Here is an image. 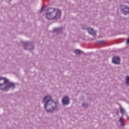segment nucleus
Masks as SVG:
<instances>
[{
  "instance_id": "nucleus-1",
  "label": "nucleus",
  "mask_w": 129,
  "mask_h": 129,
  "mask_svg": "<svg viewBox=\"0 0 129 129\" xmlns=\"http://www.w3.org/2000/svg\"><path fill=\"white\" fill-rule=\"evenodd\" d=\"M43 102L45 103L44 107L47 112H53L57 107L56 103L54 102L50 96H45L43 99Z\"/></svg>"
},
{
  "instance_id": "nucleus-2",
  "label": "nucleus",
  "mask_w": 129,
  "mask_h": 129,
  "mask_svg": "<svg viewBox=\"0 0 129 129\" xmlns=\"http://www.w3.org/2000/svg\"><path fill=\"white\" fill-rule=\"evenodd\" d=\"M61 17V11L59 9L50 8L48 9L45 14V18L47 20H57Z\"/></svg>"
},
{
  "instance_id": "nucleus-3",
  "label": "nucleus",
  "mask_w": 129,
  "mask_h": 129,
  "mask_svg": "<svg viewBox=\"0 0 129 129\" xmlns=\"http://www.w3.org/2000/svg\"><path fill=\"white\" fill-rule=\"evenodd\" d=\"M9 88H15V84L9 82L5 78H0V89L7 91Z\"/></svg>"
},
{
  "instance_id": "nucleus-4",
  "label": "nucleus",
  "mask_w": 129,
  "mask_h": 129,
  "mask_svg": "<svg viewBox=\"0 0 129 129\" xmlns=\"http://www.w3.org/2000/svg\"><path fill=\"white\" fill-rule=\"evenodd\" d=\"M62 102L64 105H68L70 102L69 101V98L68 97H64L62 100Z\"/></svg>"
},
{
  "instance_id": "nucleus-5",
  "label": "nucleus",
  "mask_w": 129,
  "mask_h": 129,
  "mask_svg": "<svg viewBox=\"0 0 129 129\" xmlns=\"http://www.w3.org/2000/svg\"><path fill=\"white\" fill-rule=\"evenodd\" d=\"M112 62L114 64H119L120 59H119V57H114L112 59Z\"/></svg>"
},
{
  "instance_id": "nucleus-6",
  "label": "nucleus",
  "mask_w": 129,
  "mask_h": 129,
  "mask_svg": "<svg viewBox=\"0 0 129 129\" xmlns=\"http://www.w3.org/2000/svg\"><path fill=\"white\" fill-rule=\"evenodd\" d=\"M88 32L89 34L91 35H94V36H95L96 34V32H95L93 29L90 28H88Z\"/></svg>"
},
{
  "instance_id": "nucleus-7",
  "label": "nucleus",
  "mask_w": 129,
  "mask_h": 129,
  "mask_svg": "<svg viewBox=\"0 0 129 129\" xmlns=\"http://www.w3.org/2000/svg\"><path fill=\"white\" fill-rule=\"evenodd\" d=\"M119 121L120 123L121 126H124V123H123V119H122V117H119Z\"/></svg>"
},
{
  "instance_id": "nucleus-8",
  "label": "nucleus",
  "mask_w": 129,
  "mask_h": 129,
  "mask_svg": "<svg viewBox=\"0 0 129 129\" xmlns=\"http://www.w3.org/2000/svg\"><path fill=\"white\" fill-rule=\"evenodd\" d=\"M74 52L76 55H79L81 53V51L79 49H76L74 50Z\"/></svg>"
},
{
  "instance_id": "nucleus-9",
  "label": "nucleus",
  "mask_w": 129,
  "mask_h": 129,
  "mask_svg": "<svg viewBox=\"0 0 129 129\" xmlns=\"http://www.w3.org/2000/svg\"><path fill=\"white\" fill-rule=\"evenodd\" d=\"M125 10H129L128 7H125V8L124 9H122V11L124 13V15H126L127 14H128V12H124V11H125Z\"/></svg>"
},
{
  "instance_id": "nucleus-10",
  "label": "nucleus",
  "mask_w": 129,
  "mask_h": 129,
  "mask_svg": "<svg viewBox=\"0 0 129 129\" xmlns=\"http://www.w3.org/2000/svg\"><path fill=\"white\" fill-rule=\"evenodd\" d=\"M120 110L121 113H122V114H123V113H125V110H124L123 108H122V107L120 108Z\"/></svg>"
},
{
  "instance_id": "nucleus-11",
  "label": "nucleus",
  "mask_w": 129,
  "mask_h": 129,
  "mask_svg": "<svg viewBox=\"0 0 129 129\" xmlns=\"http://www.w3.org/2000/svg\"><path fill=\"white\" fill-rule=\"evenodd\" d=\"M126 84L127 85H128V84H129V77H128V76H127V77H126Z\"/></svg>"
},
{
  "instance_id": "nucleus-12",
  "label": "nucleus",
  "mask_w": 129,
  "mask_h": 129,
  "mask_svg": "<svg viewBox=\"0 0 129 129\" xmlns=\"http://www.w3.org/2000/svg\"><path fill=\"white\" fill-rule=\"evenodd\" d=\"M59 30V28H54V31H58Z\"/></svg>"
},
{
  "instance_id": "nucleus-13",
  "label": "nucleus",
  "mask_w": 129,
  "mask_h": 129,
  "mask_svg": "<svg viewBox=\"0 0 129 129\" xmlns=\"http://www.w3.org/2000/svg\"><path fill=\"white\" fill-rule=\"evenodd\" d=\"M127 44H129V38L127 39Z\"/></svg>"
},
{
  "instance_id": "nucleus-14",
  "label": "nucleus",
  "mask_w": 129,
  "mask_h": 129,
  "mask_svg": "<svg viewBox=\"0 0 129 129\" xmlns=\"http://www.w3.org/2000/svg\"><path fill=\"white\" fill-rule=\"evenodd\" d=\"M83 106H84V107H86V106H85V103L83 104Z\"/></svg>"
},
{
  "instance_id": "nucleus-15",
  "label": "nucleus",
  "mask_w": 129,
  "mask_h": 129,
  "mask_svg": "<svg viewBox=\"0 0 129 129\" xmlns=\"http://www.w3.org/2000/svg\"><path fill=\"white\" fill-rule=\"evenodd\" d=\"M127 119H129V117H128V116H127Z\"/></svg>"
},
{
  "instance_id": "nucleus-16",
  "label": "nucleus",
  "mask_w": 129,
  "mask_h": 129,
  "mask_svg": "<svg viewBox=\"0 0 129 129\" xmlns=\"http://www.w3.org/2000/svg\"><path fill=\"white\" fill-rule=\"evenodd\" d=\"M86 106H87V104H86Z\"/></svg>"
}]
</instances>
